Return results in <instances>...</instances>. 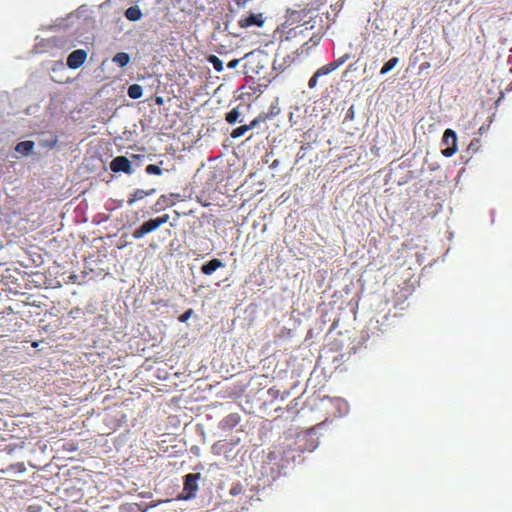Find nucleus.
<instances>
[{
	"label": "nucleus",
	"instance_id": "29",
	"mask_svg": "<svg viewBox=\"0 0 512 512\" xmlns=\"http://www.w3.org/2000/svg\"><path fill=\"white\" fill-rule=\"evenodd\" d=\"M430 67V63L429 62H424L420 65V70L423 71L424 69H427Z\"/></svg>",
	"mask_w": 512,
	"mask_h": 512
},
{
	"label": "nucleus",
	"instance_id": "11",
	"mask_svg": "<svg viewBox=\"0 0 512 512\" xmlns=\"http://www.w3.org/2000/svg\"><path fill=\"white\" fill-rule=\"evenodd\" d=\"M224 264L220 259L214 258L201 266V272L204 275H211L218 268L223 267Z\"/></svg>",
	"mask_w": 512,
	"mask_h": 512
},
{
	"label": "nucleus",
	"instance_id": "33",
	"mask_svg": "<svg viewBox=\"0 0 512 512\" xmlns=\"http://www.w3.org/2000/svg\"><path fill=\"white\" fill-rule=\"evenodd\" d=\"M352 114H353V111H352V108H350V110L348 111V113H346V116H347V117H349V116H350V118H353V115H352Z\"/></svg>",
	"mask_w": 512,
	"mask_h": 512
},
{
	"label": "nucleus",
	"instance_id": "28",
	"mask_svg": "<svg viewBox=\"0 0 512 512\" xmlns=\"http://www.w3.org/2000/svg\"><path fill=\"white\" fill-rule=\"evenodd\" d=\"M306 149V146L305 145H302L301 148H300V151L297 153V158L298 160L300 159H303L304 156H305V153H303L302 151H304Z\"/></svg>",
	"mask_w": 512,
	"mask_h": 512
},
{
	"label": "nucleus",
	"instance_id": "21",
	"mask_svg": "<svg viewBox=\"0 0 512 512\" xmlns=\"http://www.w3.org/2000/svg\"><path fill=\"white\" fill-rule=\"evenodd\" d=\"M247 131H249L247 125H241L233 129L230 135L232 138H239L243 136Z\"/></svg>",
	"mask_w": 512,
	"mask_h": 512
},
{
	"label": "nucleus",
	"instance_id": "22",
	"mask_svg": "<svg viewBox=\"0 0 512 512\" xmlns=\"http://www.w3.org/2000/svg\"><path fill=\"white\" fill-rule=\"evenodd\" d=\"M266 117L259 115L258 117L254 118L250 124H247L248 130H251L255 127H257L261 122L265 121Z\"/></svg>",
	"mask_w": 512,
	"mask_h": 512
},
{
	"label": "nucleus",
	"instance_id": "27",
	"mask_svg": "<svg viewBox=\"0 0 512 512\" xmlns=\"http://www.w3.org/2000/svg\"><path fill=\"white\" fill-rule=\"evenodd\" d=\"M239 62H240V59H233V60H231L230 62H228L227 67H228L229 69H234V68H236V67H237V65L239 64Z\"/></svg>",
	"mask_w": 512,
	"mask_h": 512
},
{
	"label": "nucleus",
	"instance_id": "34",
	"mask_svg": "<svg viewBox=\"0 0 512 512\" xmlns=\"http://www.w3.org/2000/svg\"><path fill=\"white\" fill-rule=\"evenodd\" d=\"M352 114H353V111H352V108H350V110L348 111V113H346V116H347V117H349V116H350V118H353V115H352Z\"/></svg>",
	"mask_w": 512,
	"mask_h": 512
},
{
	"label": "nucleus",
	"instance_id": "2",
	"mask_svg": "<svg viewBox=\"0 0 512 512\" xmlns=\"http://www.w3.org/2000/svg\"><path fill=\"white\" fill-rule=\"evenodd\" d=\"M442 142L446 145V148L442 150V154L445 157L453 156L457 151V135L455 131L446 129L442 137Z\"/></svg>",
	"mask_w": 512,
	"mask_h": 512
},
{
	"label": "nucleus",
	"instance_id": "31",
	"mask_svg": "<svg viewBox=\"0 0 512 512\" xmlns=\"http://www.w3.org/2000/svg\"><path fill=\"white\" fill-rule=\"evenodd\" d=\"M512 91V81L509 83V85L506 87L505 92Z\"/></svg>",
	"mask_w": 512,
	"mask_h": 512
},
{
	"label": "nucleus",
	"instance_id": "20",
	"mask_svg": "<svg viewBox=\"0 0 512 512\" xmlns=\"http://www.w3.org/2000/svg\"><path fill=\"white\" fill-rule=\"evenodd\" d=\"M145 172L148 174V175H157V176H160L163 174V170L161 169V167H159L158 165H155V164H149L146 166L145 168Z\"/></svg>",
	"mask_w": 512,
	"mask_h": 512
},
{
	"label": "nucleus",
	"instance_id": "14",
	"mask_svg": "<svg viewBox=\"0 0 512 512\" xmlns=\"http://www.w3.org/2000/svg\"><path fill=\"white\" fill-rule=\"evenodd\" d=\"M112 61L119 67L123 68L130 62V56L125 52H119L112 58Z\"/></svg>",
	"mask_w": 512,
	"mask_h": 512
},
{
	"label": "nucleus",
	"instance_id": "5",
	"mask_svg": "<svg viewBox=\"0 0 512 512\" xmlns=\"http://www.w3.org/2000/svg\"><path fill=\"white\" fill-rule=\"evenodd\" d=\"M87 58V52L83 49L74 50L67 58V65L71 69L82 66Z\"/></svg>",
	"mask_w": 512,
	"mask_h": 512
},
{
	"label": "nucleus",
	"instance_id": "9",
	"mask_svg": "<svg viewBox=\"0 0 512 512\" xmlns=\"http://www.w3.org/2000/svg\"><path fill=\"white\" fill-rule=\"evenodd\" d=\"M200 478L199 473H189L184 477V490L189 491V494H194L197 489V481Z\"/></svg>",
	"mask_w": 512,
	"mask_h": 512
},
{
	"label": "nucleus",
	"instance_id": "36",
	"mask_svg": "<svg viewBox=\"0 0 512 512\" xmlns=\"http://www.w3.org/2000/svg\"><path fill=\"white\" fill-rule=\"evenodd\" d=\"M32 346H33V347H37V346H38V343H37V342H34V343L32 344Z\"/></svg>",
	"mask_w": 512,
	"mask_h": 512
},
{
	"label": "nucleus",
	"instance_id": "19",
	"mask_svg": "<svg viewBox=\"0 0 512 512\" xmlns=\"http://www.w3.org/2000/svg\"><path fill=\"white\" fill-rule=\"evenodd\" d=\"M334 70H335L334 64H326V65L322 66L321 68H319L315 72V74H316V76L321 77V76L328 75L329 73L333 72Z\"/></svg>",
	"mask_w": 512,
	"mask_h": 512
},
{
	"label": "nucleus",
	"instance_id": "24",
	"mask_svg": "<svg viewBox=\"0 0 512 512\" xmlns=\"http://www.w3.org/2000/svg\"><path fill=\"white\" fill-rule=\"evenodd\" d=\"M318 78H319V77H318V76H316V74L314 73V74L312 75V77L309 79V81H308V87H309L310 89H313V88H315V87L317 86Z\"/></svg>",
	"mask_w": 512,
	"mask_h": 512
},
{
	"label": "nucleus",
	"instance_id": "30",
	"mask_svg": "<svg viewBox=\"0 0 512 512\" xmlns=\"http://www.w3.org/2000/svg\"><path fill=\"white\" fill-rule=\"evenodd\" d=\"M156 104L162 105L163 104V98L162 97H157L156 98Z\"/></svg>",
	"mask_w": 512,
	"mask_h": 512
},
{
	"label": "nucleus",
	"instance_id": "26",
	"mask_svg": "<svg viewBox=\"0 0 512 512\" xmlns=\"http://www.w3.org/2000/svg\"><path fill=\"white\" fill-rule=\"evenodd\" d=\"M346 59H347L346 56L340 57L339 59L334 60V61L330 62L329 64H334L335 70H336L339 66H341L346 61Z\"/></svg>",
	"mask_w": 512,
	"mask_h": 512
},
{
	"label": "nucleus",
	"instance_id": "12",
	"mask_svg": "<svg viewBox=\"0 0 512 512\" xmlns=\"http://www.w3.org/2000/svg\"><path fill=\"white\" fill-rule=\"evenodd\" d=\"M143 14L138 6H131L125 11V17L130 21H138Z\"/></svg>",
	"mask_w": 512,
	"mask_h": 512
},
{
	"label": "nucleus",
	"instance_id": "10",
	"mask_svg": "<svg viewBox=\"0 0 512 512\" xmlns=\"http://www.w3.org/2000/svg\"><path fill=\"white\" fill-rule=\"evenodd\" d=\"M156 192L155 188L149 190L136 189L128 197L127 203L129 206L133 205L136 201L142 200L145 197L151 196Z\"/></svg>",
	"mask_w": 512,
	"mask_h": 512
},
{
	"label": "nucleus",
	"instance_id": "1",
	"mask_svg": "<svg viewBox=\"0 0 512 512\" xmlns=\"http://www.w3.org/2000/svg\"><path fill=\"white\" fill-rule=\"evenodd\" d=\"M168 221H169L168 214H164L157 218H151V219L145 221L139 227H137L133 231L132 235L135 239H140V238L144 237L146 234L155 231L156 229H158L160 226L167 223Z\"/></svg>",
	"mask_w": 512,
	"mask_h": 512
},
{
	"label": "nucleus",
	"instance_id": "4",
	"mask_svg": "<svg viewBox=\"0 0 512 512\" xmlns=\"http://www.w3.org/2000/svg\"><path fill=\"white\" fill-rule=\"evenodd\" d=\"M180 194L178 193H170L168 195H161L155 204L153 205V210L156 212L165 210L166 208L172 207L176 204L175 198H178Z\"/></svg>",
	"mask_w": 512,
	"mask_h": 512
},
{
	"label": "nucleus",
	"instance_id": "16",
	"mask_svg": "<svg viewBox=\"0 0 512 512\" xmlns=\"http://www.w3.org/2000/svg\"><path fill=\"white\" fill-rule=\"evenodd\" d=\"M207 61L213 66L215 71L222 72L224 70L222 60L219 57H217L216 55H209L207 57Z\"/></svg>",
	"mask_w": 512,
	"mask_h": 512
},
{
	"label": "nucleus",
	"instance_id": "7",
	"mask_svg": "<svg viewBox=\"0 0 512 512\" xmlns=\"http://www.w3.org/2000/svg\"><path fill=\"white\" fill-rule=\"evenodd\" d=\"M240 421L241 417L238 413H230L221 420L220 427L223 430H232Z\"/></svg>",
	"mask_w": 512,
	"mask_h": 512
},
{
	"label": "nucleus",
	"instance_id": "25",
	"mask_svg": "<svg viewBox=\"0 0 512 512\" xmlns=\"http://www.w3.org/2000/svg\"><path fill=\"white\" fill-rule=\"evenodd\" d=\"M346 59H347L346 56L340 57L339 59L334 60V61L330 62L329 64H334L335 70H336L339 66H341L346 61Z\"/></svg>",
	"mask_w": 512,
	"mask_h": 512
},
{
	"label": "nucleus",
	"instance_id": "32",
	"mask_svg": "<svg viewBox=\"0 0 512 512\" xmlns=\"http://www.w3.org/2000/svg\"><path fill=\"white\" fill-rule=\"evenodd\" d=\"M352 114H353V111H352V108H350V110L348 111V113H346V116H347V117H349V116H350V118H353V115H352Z\"/></svg>",
	"mask_w": 512,
	"mask_h": 512
},
{
	"label": "nucleus",
	"instance_id": "8",
	"mask_svg": "<svg viewBox=\"0 0 512 512\" xmlns=\"http://www.w3.org/2000/svg\"><path fill=\"white\" fill-rule=\"evenodd\" d=\"M311 9L312 8L310 7V4H308L306 8L301 9V10L288 9L287 10L288 20L291 21V23H297V22H301V21H304L306 23V21L304 19L307 16V13L309 11H311Z\"/></svg>",
	"mask_w": 512,
	"mask_h": 512
},
{
	"label": "nucleus",
	"instance_id": "6",
	"mask_svg": "<svg viewBox=\"0 0 512 512\" xmlns=\"http://www.w3.org/2000/svg\"><path fill=\"white\" fill-rule=\"evenodd\" d=\"M264 23L263 15L259 14H250L248 16H243L239 19L238 24L241 28H248L251 26L261 27Z\"/></svg>",
	"mask_w": 512,
	"mask_h": 512
},
{
	"label": "nucleus",
	"instance_id": "15",
	"mask_svg": "<svg viewBox=\"0 0 512 512\" xmlns=\"http://www.w3.org/2000/svg\"><path fill=\"white\" fill-rule=\"evenodd\" d=\"M127 94L131 99H139L143 95L142 86L139 84H132L128 87Z\"/></svg>",
	"mask_w": 512,
	"mask_h": 512
},
{
	"label": "nucleus",
	"instance_id": "13",
	"mask_svg": "<svg viewBox=\"0 0 512 512\" xmlns=\"http://www.w3.org/2000/svg\"><path fill=\"white\" fill-rule=\"evenodd\" d=\"M33 148V141H22L16 145L15 150L20 154L28 155L29 153L32 152Z\"/></svg>",
	"mask_w": 512,
	"mask_h": 512
},
{
	"label": "nucleus",
	"instance_id": "35",
	"mask_svg": "<svg viewBox=\"0 0 512 512\" xmlns=\"http://www.w3.org/2000/svg\"><path fill=\"white\" fill-rule=\"evenodd\" d=\"M247 0H238V4L244 5Z\"/></svg>",
	"mask_w": 512,
	"mask_h": 512
},
{
	"label": "nucleus",
	"instance_id": "37",
	"mask_svg": "<svg viewBox=\"0 0 512 512\" xmlns=\"http://www.w3.org/2000/svg\"><path fill=\"white\" fill-rule=\"evenodd\" d=\"M503 97V93L501 94V97L498 98L497 102L501 101V98Z\"/></svg>",
	"mask_w": 512,
	"mask_h": 512
},
{
	"label": "nucleus",
	"instance_id": "23",
	"mask_svg": "<svg viewBox=\"0 0 512 512\" xmlns=\"http://www.w3.org/2000/svg\"><path fill=\"white\" fill-rule=\"evenodd\" d=\"M193 313V310L192 309H188L187 311H185L183 314H181L179 316V321L180 322H186L192 315Z\"/></svg>",
	"mask_w": 512,
	"mask_h": 512
},
{
	"label": "nucleus",
	"instance_id": "17",
	"mask_svg": "<svg viewBox=\"0 0 512 512\" xmlns=\"http://www.w3.org/2000/svg\"><path fill=\"white\" fill-rule=\"evenodd\" d=\"M240 117V112H239V106L238 107H235L233 108L232 110H230L229 112L226 113L225 115V120L229 123V124H235L238 119Z\"/></svg>",
	"mask_w": 512,
	"mask_h": 512
},
{
	"label": "nucleus",
	"instance_id": "3",
	"mask_svg": "<svg viewBox=\"0 0 512 512\" xmlns=\"http://www.w3.org/2000/svg\"><path fill=\"white\" fill-rule=\"evenodd\" d=\"M112 172H123L128 175L133 173L131 161L125 156H117L113 158L109 164Z\"/></svg>",
	"mask_w": 512,
	"mask_h": 512
},
{
	"label": "nucleus",
	"instance_id": "18",
	"mask_svg": "<svg viewBox=\"0 0 512 512\" xmlns=\"http://www.w3.org/2000/svg\"><path fill=\"white\" fill-rule=\"evenodd\" d=\"M399 63V58L398 57H392L391 59H389L384 65L383 67L381 68L380 70V74L381 75H384L386 73H388L389 71H391L397 64Z\"/></svg>",
	"mask_w": 512,
	"mask_h": 512
}]
</instances>
